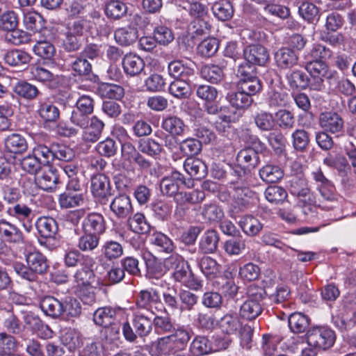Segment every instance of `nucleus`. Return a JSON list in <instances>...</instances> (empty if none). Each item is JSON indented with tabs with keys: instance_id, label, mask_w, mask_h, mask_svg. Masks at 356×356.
Listing matches in <instances>:
<instances>
[{
	"instance_id": "4468645a",
	"label": "nucleus",
	"mask_w": 356,
	"mask_h": 356,
	"mask_svg": "<svg viewBox=\"0 0 356 356\" xmlns=\"http://www.w3.org/2000/svg\"><path fill=\"white\" fill-rule=\"evenodd\" d=\"M56 172L49 166H45L35 175V184L41 189L51 191L56 187L58 183Z\"/></svg>"
},
{
	"instance_id": "79ce46f5",
	"label": "nucleus",
	"mask_w": 356,
	"mask_h": 356,
	"mask_svg": "<svg viewBox=\"0 0 356 356\" xmlns=\"http://www.w3.org/2000/svg\"><path fill=\"white\" fill-rule=\"evenodd\" d=\"M259 175L266 182L275 183L283 177L284 172L278 165L267 164L259 170Z\"/></svg>"
},
{
	"instance_id": "473e14b6",
	"label": "nucleus",
	"mask_w": 356,
	"mask_h": 356,
	"mask_svg": "<svg viewBox=\"0 0 356 356\" xmlns=\"http://www.w3.org/2000/svg\"><path fill=\"white\" fill-rule=\"evenodd\" d=\"M288 323L292 332L300 334L307 330L309 325V319L302 313L295 312L289 316Z\"/></svg>"
},
{
	"instance_id": "a18cd8bd",
	"label": "nucleus",
	"mask_w": 356,
	"mask_h": 356,
	"mask_svg": "<svg viewBox=\"0 0 356 356\" xmlns=\"http://www.w3.org/2000/svg\"><path fill=\"white\" fill-rule=\"evenodd\" d=\"M4 60L10 65L17 66L29 63L31 56L24 51L15 49L7 52L4 56Z\"/></svg>"
},
{
	"instance_id": "a211bd4d",
	"label": "nucleus",
	"mask_w": 356,
	"mask_h": 356,
	"mask_svg": "<svg viewBox=\"0 0 356 356\" xmlns=\"http://www.w3.org/2000/svg\"><path fill=\"white\" fill-rule=\"evenodd\" d=\"M172 276L177 282L182 283L188 288L197 290L201 286L200 282L194 280L193 275L186 261L181 266H177Z\"/></svg>"
},
{
	"instance_id": "c03bdc74",
	"label": "nucleus",
	"mask_w": 356,
	"mask_h": 356,
	"mask_svg": "<svg viewBox=\"0 0 356 356\" xmlns=\"http://www.w3.org/2000/svg\"><path fill=\"white\" fill-rule=\"evenodd\" d=\"M211 9L213 15L221 21L231 19L234 14L231 3L227 0L216 2Z\"/></svg>"
},
{
	"instance_id": "603ef678",
	"label": "nucleus",
	"mask_w": 356,
	"mask_h": 356,
	"mask_svg": "<svg viewBox=\"0 0 356 356\" xmlns=\"http://www.w3.org/2000/svg\"><path fill=\"white\" fill-rule=\"evenodd\" d=\"M168 72L171 76L185 79L193 74V70L185 66L181 61L174 60L168 65Z\"/></svg>"
},
{
	"instance_id": "72a5a7b5",
	"label": "nucleus",
	"mask_w": 356,
	"mask_h": 356,
	"mask_svg": "<svg viewBox=\"0 0 356 356\" xmlns=\"http://www.w3.org/2000/svg\"><path fill=\"white\" fill-rule=\"evenodd\" d=\"M115 41L123 46H128L138 39V31L131 26H126L118 29L114 33Z\"/></svg>"
},
{
	"instance_id": "49530a36",
	"label": "nucleus",
	"mask_w": 356,
	"mask_h": 356,
	"mask_svg": "<svg viewBox=\"0 0 356 356\" xmlns=\"http://www.w3.org/2000/svg\"><path fill=\"white\" fill-rule=\"evenodd\" d=\"M127 11V8L122 1L110 0L106 3L105 13L109 18L118 19L123 17Z\"/></svg>"
},
{
	"instance_id": "c9c22d12",
	"label": "nucleus",
	"mask_w": 356,
	"mask_h": 356,
	"mask_svg": "<svg viewBox=\"0 0 356 356\" xmlns=\"http://www.w3.org/2000/svg\"><path fill=\"white\" fill-rule=\"evenodd\" d=\"M127 225L130 229L137 234H146L150 229V225L142 213H136L127 218Z\"/></svg>"
},
{
	"instance_id": "1a4fd4ad",
	"label": "nucleus",
	"mask_w": 356,
	"mask_h": 356,
	"mask_svg": "<svg viewBox=\"0 0 356 356\" xmlns=\"http://www.w3.org/2000/svg\"><path fill=\"white\" fill-rule=\"evenodd\" d=\"M290 193L302 201L304 204H312L315 203L312 197L307 181L302 176H295L290 180Z\"/></svg>"
},
{
	"instance_id": "9b49d317",
	"label": "nucleus",
	"mask_w": 356,
	"mask_h": 356,
	"mask_svg": "<svg viewBox=\"0 0 356 356\" xmlns=\"http://www.w3.org/2000/svg\"><path fill=\"white\" fill-rule=\"evenodd\" d=\"M30 74L33 79L51 88H57L60 83L63 81V77L54 75L47 69L37 64L31 66Z\"/></svg>"
},
{
	"instance_id": "7ed1b4c3",
	"label": "nucleus",
	"mask_w": 356,
	"mask_h": 356,
	"mask_svg": "<svg viewBox=\"0 0 356 356\" xmlns=\"http://www.w3.org/2000/svg\"><path fill=\"white\" fill-rule=\"evenodd\" d=\"M191 338L184 326H178L172 334L159 339L157 349L161 354L171 355L182 350Z\"/></svg>"
},
{
	"instance_id": "6e6d98bb",
	"label": "nucleus",
	"mask_w": 356,
	"mask_h": 356,
	"mask_svg": "<svg viewBox=\"0 0 356 356\" xmlns=\"http://www.w3.org/2000/svg\"><path fill=\"white\" fill-rule=\"evenodd\" d=\"M275 123L282 129H291L294 126L295 117L291 111L281 109L275 114Z\"/></svg>"
},
{
	"instance_id": "338daca9",
	"label": "nucleus",
	"mask_w": 356,
	"mask_h": 356,
	"mask_svg": "<svg viewBox=\"0 0 356 356\" xmlns=\"http://www.w3.org/2000/svg\"><path fill=\"white\" fill-rule=\"evenodd\" d=\"M225 252L230 255H238L245 249V241L241 238H231L223 245Z\"/></svg>"
},
{
	"instance_id": "13d9d810",
	"label": "nucleus",
	"mask_w": 356,
	"mask_h": 356,
	"mask_svg": "<svg viewBox=\"0 0 356 356\" xmlns=\"http://www.w3.org/2000/svg\"><path fill=\"white\" fill-rule=\"evenodd\" d=\"M150 241L156 245L160 251L171 252L174 250L172 241L161 232H154L150 236Z\"/></svg>"
},
{
	"instance_id": "ddd939ff",
	"label": "nucleus",
	"mask_w": 356,
	"mask_h": 356,
	"mask_svg": "<svg viewBox=\"0 0 356 356\" xmlns=\"http://www.w3.org/2000/svg\"><path fill=\"white\" fill-rule=\"evenodd\" d=\"M196 95L204 101V106L207 113L216 115L218 113V106L214 102L218 97V91L214 87L201 85L197 87Z\"/></svg>"
},
{
	"instance_id": "a19ab883",
	"label": "nucleus",
	"mask_w": 356,
	"mask_h": 356,
	"mask_svg": "<svg viewBox=\"0 0 356 356\" xmlns=\"http://www.w3.org/2000/svg\"><path fill=\"white\" fill-rule=\"evenodd\" d=\"M97 92L102 97L115 99H120L124 94L122 87L108 83L99 84Z\"/></svg>"
},
{
	"instance_id": "e2e57ef3",
	"label": "nucleus",
	"mask_w": 356,
	"mask_h": 356,
	"mask_svg": "<svg viewBox=\"0 0 356 356\" xmlns=\"http://www.w3.org/2000/svg\"><path fill=\"white\" fill-rule=\"evenodd\" d=\"M219 42L214 38L204 40L197 46V52L202 56L211 57L213 56L218 49Z\"/></svg>"
},
{
	"instance_id": "6e6552de",
	"label": "nucleus",
	"mask_w": 356,
	"mask_h": 356,
	"mask_svg": "<svg viewBox=\"0 0 356 356\" xmlns=\"http://www.w3.org/2000/svg\"><path fill=\"white\" fill-rule=\"evenodd\" d=\"M136 304V309H145L146 312L151 311L155 315L156 312L165 311L159 293L152 288L141 290L137 296Z\"/></svg>"
},
{
	"instance_id": "2f4dec72",
	"label": "nucleus",
	"mask_w": 356,
	"mask_h": 356,
	"mask_svg": "<svg viewBox=\"0 0 356 356\" xmlns=\"http://www.w3.org/2000/svg\"><path fill=\"white\" fill-rule=\"evenodd\" d=\"M162 128L172 136H182L186 129L184 121L175 115L168 116L161 123Z\"/></svg>"
},
{
	"instance_id": "bb28decb",
	"label": "nucleus",
	"mask_w": 356,
	"mask_h": 356,
	"mask_svg": "<svg viewBox=\"0 0 356 356\" xmlns=\"http://www.w3.org/2000/svg\"><path fill=\"white\" fill-rule=\"evenodd\" d=\"M185 171L192 177L200 179L206 176L207 168L205 163L200 159L187 158L184 163Z\"/></svg>"
},
{
	"instance_id": "f704fd0d",
	"label": "nucleus",
	"mask_w": 356,
	"mask_h": 356,
	"mask_svg": "<svg viewBox=\"0 0 356 356\" xmlns=\"http://www.w3.org/2000/svg\"><path fill=\"white\" fill-rule=\"evenodd\" d=\"M43 312L54 318L59 316L63 312V305L56 298L47 296L42 299L40 304Z\"/></svg>"
},
{
	"instance_id": "f8f14e48",
	"label": "nucleus",
	"mask_w": 356,
	"mask_h": 356,
	"mask_svg": "<svg viewBox=\"0 0 356 356\" xmlns=\"http://www.w3.org/2000/svg\"><path fill=\"white\" fill-rule=\"evenodd\" d=\"M90 188L94 197L104 204L111 195L109 179L102 174L92 177Z\"/></svg>"
},
{
	"instance_id": "b1692460",
	"label": "nucleus",
	"mask_w": 356,
	"mask_h": 356,
	"mask_svg": "<svg viewBox=\"0 0 356 356\" xmlns=\"http://www.w3.org/2000/svg\"><path fill=\"white\" fill-rule=\"evenodd\" d=\"M25 325L42 338H48L51 336L49 327L43 324L42 321L32 313H26L24 316Z\"/></svg>"
},
{
	"instance_id": "de8ad7c7",
	"label": "nucleus",
	"mask_w": 356,
	"mask_h": 356,
	"mask_svg": "<svg viewBox=\"0 0 356 356\" xmlns=\"http://www.w3.org/2000/svg\"><path fill=\"white\" fill-rule=\"evenodd\" d=\"M288 84L293 89H305L309 85L307 76L302 71L293 70L286 76Z\"/></svg>"
},
{
	"instance_id": "412c9836",
	"label": "nucleus",
	"mask_w": 356,
	"mask_h": 356,
	"mask_svg": "<svg viewBox=\"0 0 356 356\" xmlns=\"http://www.w3.org/2000/svg\"><path fill=\"white\" fill-rule=\"evenodd\" d=\"M244 56L249 63L259 65H264L269 58L266 49L259 44L251 45L245 49Z\"/></svg>"
},
{
	"instance_id": "0eeeda50",
	"label": "nucleus",
	"mask_w": 356,
	"mask_h": 356,
	"mask_svg": "<svg viewBox=\"0 0 356 356\" xmlns=\"http://www.w3.org/2000/svg\"><path fill=\"white\" fill-rule=\"evenodd\" d=\"M204 198V192L199 189L179 192L174 197L176 203L175 215L179 217L184 216L188 210L190 204H198L202 202Z\"/></svg>"
},
{
	"instance_id": "e433bc0d",
	"label": "nucleus",
	"mask_w": 356,
	"mask_h": 356,
	"mask_svg": "<svg viewBox=\"0 0 356 356\" xmlns=\"http://www.w3.org/2000/svg\"><path fill=\"white\" fill-rule=\"evenodd\" d=\"M242 327L241 322L236 314H227L221 318L219 327L221 331L227 334L236 333Z\"/></svg>"
},
{
	"instance_id": "4be33fe9",
	"label": "nucleus",
	"mask_w": 356,
	"mask_h": 356,
	"mask_svg": "<svg viewBox=\"0 0 356 356\" xmlns=\"http://www.w3.org/2000/svg\"><path fill=\"white\" fill-rule=\"evenodd\" d=\"M306 70L316 81L314 89L321 90L324 79L328 76L327 65L321 60H314L307 64Z\"/></svg>"
},
{
	"instance_id": "c756f323",
	"label": "nucleus",
	"mask_w": 356,
	"mask_h": 356,
	"mask_svg": "<svg viewBox=\"0 0 356 356\" xmlns=\"http://www.w3.org/2000/svg\"><path fill=\"white\" fill-rule=\"evenodd\" d=\"M104 127L102 120L96 116L92 117L89 125L83 131V139L88 142H96L100 138Z\"/></svg>"
},
{
	"instance_id": "423d86ee",
	"label": "nucleus",
	"mask_w": 356,
	"mask_h": 356,
	"mask_svg": "<svg viewBox=\"0 0 356 356\" xmlns=\"http://www.w3.org/2000/svg\"><path fill=\"white\" fill-rule=\"evenodd\" d=\"M81 176L78 164L74 161L71 162L68 165V207L83 204L82 184L80 181Z\"/></svg>"
},
{
	"instance_id": "6ab92c4d",
	"label": "nucleus",
	"mask_w": 356,
	"mask_h": 356,
	"mask_svg": "<svg viewBox=\"0 0 356 356\" xmlns=\"http://www.w3.org/2000/svg\"><path fill=\"white\" fill-rule=\"evenodd\" d=\"M0 237L9 243H20L24 242V236L20 229L6 220H0Z\"/></svg>"
},
{
	"instance_id": "5701e85b",
	"label": "nucleus",
	"mask_w": 356,
	"mask_h": 356,
	"mask_svg": "<svg viewBox=\"0 0 356 356\" xmlns=\"http://www.w3.org/2000/svg\"><path fill=\"white\" fill-rule=\"evenodd\" d=\"M122 67L124 72L131 76H136L143 70L145 63L143 60L135 54H128L122 60Z\"/></svg>"
},
{
	"instance_id": "4d7b16f0",
	"label": "nucleus",
	"mask_w": 356,
	"mask_h": 356,
	"mask_svg": "<svg viewBox=\"0 0 356 356\" xmlns=\"http://www.w3.org/2000/svg\"><path fill=\"white\" fill-rule=\"evenodd\" d=\"M292 143L295 149L304 152L307 149L309 143V134L304 129H298L292 134Z\"/></svg>"
},
{
	"instance_id": "f3484780",
	"label": "nucleus",
	"mask_w": 356,
	"mask_h": 356,
	"mask_svg": "<svg viewBox=\"0 0 356 356\" xmlns=\"http://www.w3.org/2000/svg\"><path fill=\"white\" fill-rule=\"evenodd\" d=\"M319 124L325 131L332 134L341 131L343 127V120L335 112H324L320 115Z\"/></svg>"
},
{
	"instance_id": "5fc2aeb1",
	"label": "nucleus",
	"mask_w": 356,
	"mask_h": 356,
	"mask_svg": "<svg viewBox=\"0 0 356 356\" xmlns=\"http://www.w3.org/2000/svg\"><path fill=\"white\" fill-rule=\"evenodd\" d=\"M228 99L233 106L238 108L248 107L252 102V97L239 88L238 91L229 93Z\"/></svg>"
},
{
	"instance_id": "09e8293b",
	"label": "nucleus",
	"mask_w": 356,
	"mask_h": 356,
	"mask_svg": "<svg viewBox=\"0 0 356 356\" xmlns=\"http://www.w3.org/2000/svg\"><path fill=\"white\" fill-rule=\"evenodd\" d=\"M217 119L214 121L215 129L219 133H225L229 128L232 122L231 113L227 107H218Z\"/></svg>"
},
{
	"instance_id": "680f3d73",
	"label": "nucleus",
	"mask_w": 356,
	"mask_h": 356,
	"mask_svg": "<svg viewBox=\"0 0 356 356\" xmlns=\"http://www.w3.org/2000/svg\"><path fill=\"white\" fill-rule=\"evenodd\" d=\"M33 51L36 56L43 59H50L54 56L56 50L49 42L42 40L35 43L33 47Z\"/></svg>"
},
{
	"instance_id": "37998d69",
	"label": "nucleus",
	"mask_w": 356,
	"mask_h": 356,
	"mask_svg": "<svg viewBox=\"0 0 356 356\" xmlns=\"http://www.w3.org/2000/svg\"><path fill=\"white\" fill-rule=\"evenodd\" d=\"M190 350L195 356L207 355L212 351L211 343L207 337L197 336L193 340Z\"/></svg>"
},
{
	"instance_id": "0e129e2a",
	"label": "nucleus",
	"mask_w": 356,
	"mask_h": 356,
	"mask_svg": "<svg viewBox=\"0 0 356 356\" xmlns=\"http://www.w3.org/2000/svg\"><path fill=\"white\" fill-rule=\"evenodd\" d=\"M138 149L144 154L154 156L161 152L162 147L161 145L154 140L146 138L139 140Z\"/></svg>"
},
{
	"instance_id": "a878e982",
	"label": "nucleus",
	"mask_w": 356,
	"mask_h": 356,
	"mask_svg": "<svg viewBox=\"0 0 356 356\" xmlns=\"http://www.w3.org/2000/svg\"><path fill=\"white\" fill-rule=\"evenodd\" d=\"M251 191L247 187L237 184L230 186V197L232 199L233 207L241 209L249 203Z\"/></svg>"
},
{
	"instance_id": "8fccbe9b",
	"label": "nucleus",
	"mask_w": 356,
	"mask_h": 356,
	"mask_svg": "<svg viewBox=\"0 0 356 356\" xmlns=\"http://www.w3.org/2000/svg\"><path fill=\"white\" fill-rule=\"evenodd\" d=\"M115 312L111 307H104L97 309L93 315V321L96 325L106 327L111 324Z\"/></svg>"
},
{
	"instance_id": "dca6fc26",
	"label": "nucleus",
	"mask_w": 356,
	"mask_h": 356,
	"mask_svg": "<svg viewBox=\"0 0 356 356\" xmlns=\"http://www.w3.org/2000/svg\"><path fill=\"white\" fill-rule=\"evenodd\" d=\"M274 58L277 66L285 70L298 64V55L289 47H281L275 51Z\"/></svg>"
},
{
	"instance_id": "20e7f679",
	"label": "nucleus",
	"mask_w": 356,
	"mask_h": 356,
	"mask_svg": "<svg viewBox=\"0 0 356 356\" xmlns=\"http://www.w3.org/2000/svg\"><path fill=\"white\" fill-rule=\"evenodd\" d=\"M336 334L333 330L326 325H316L309 328L307 332L308 346L325 350L333 346Z\"/></svg>"
},
{
	"instance_id": "cd10ccee",
	"label": "nucleus",
	"mask_w": 356,
	"mask_h": 356,
	"mask_svg": "<svg viewBox=\"0 0 356 356\" xmlns=\"http://www.w3.org/2000/svg\"><path fill=\"white\" fill-rule=\"evenodd\" d=\"M238 225L245 234L249 236H255L259 234L263 229V224L252 216L247 215L242 216Z\"/></svg>"
},
{
	"instance_id": "774afa93",
	"label": "nucleus",
	"mask_w": 356,
	"mask_h": 356,
	"mask_svg": "<svg viewBox=\"0 0 356 356\" xmlns=\"http://www.w3.org/2000/svg\"><path fill=\"white\" fill-rule=\"evenodd\" d=\"M300 16L309 23L318 19V8L312 3L303 2L299 7Z\"/></svg>"
},
{
	"instance_id": "9d476101",
	"label": "nucleus",
	"mask_w": 356,
	"mask_h": 356,
	"mask_svg": "<svg viewBox=\"0 0 356 356\" xmlns=\"http://www.w3.org/2000/svg\"><path fill=\"white\" fill-rule=\"evenodd\" d=\"M111 211L115 218L125 220L134 212V208L129 196L120 194L113 198L110 204Z\"/></svg>"
},
{
	"instance_id": "3c124183",
	"label": "nucleus",
	"mask_w": 356,
	"mask_h": 356,
	"mask_svg": "<svg viewBox=\"0 0 356 356\" xmlns=\"http://www.w3.org/2000/svg\"><path fill=\"white\" fill-rule=\"evenodd\" d=\"M199 265L202 273L209 279L216 277L220 271V266L210 257H204Z\"/></svg>"
},
{
	"instance_id": "39448f33",
	"label": "nucleus",
	"mask_w": 356,
	"mask_h": 356,
	"mask_svg": "<svg viewBox=\"0 0 356 356\" xmlns=\"http://www.w3.org/2000/svg\"><path fill=\"white\" fill-rule=\"evenodd\" d=\"M264 290L261 287L250 286L248 291V298L239 309L240 316L251 321L257 318L262 312L261 302L263 300Z\"/></svg>"
},
{
	"instance_id": "ea45409f",
	"label": "nucleus",
	"mask_w": 356,
	"mask_h": 356,
	"mask_svg": "<svg viewBox=\"0 0 356 356\" xmlns=\"http://www.w3.org/2000/svg\"><path fill=\"white\" fill-rule=\"evenodd\" d=\"M201 76L209 82L218 83L224 77L223 67L217 65H207L201 69Z\"/></svg>"
},
{
	"instance_id": "c85d7f7f",
	"label": "nucleus",
	"mask_w": 356,
	"mask_h": 356,
	"mask_svg": "<svg viewBox=\"0 0 356 356\" xmlns=\"http://www.w3.org/2000/svg\"><path fill=\"white\" fill-rule=\"evenodd\" d=\"M26 261L28 266L35 273H43L48 268L45 257L38 251L29 252L26 255Z\"/></svg>"
},
{
	"instance_id": "f257e3e1",
	"label": "nucleus",
	"mask_w": 356,
	"mask_h": 356,
	"mask_svg": "<svg viewBox=\"0 0 356 356\" xmlns=\"http://www.w3.org/2000/svg\"><path fill=\"white\" fill-rule=\"evenodd\" d=\"M85 213L83 209L68 211V234L72 237L88 232L99 236L104 232L106 227L104 217L97 213L88 214L80 225V220Z\"/></svg>"
},
{
	"instance_id": "2eb2a0df",
	"label": "nucleus",
	"mask_w": 356,
	"mask_h": 356,
	"mask_svg": "<svg viewBox=\"0 0 356 356\" xmlns=\"http://www.w3.org/2000/svg\"><path fill=\"white\" fill-rule=\"evenodd\" d=\"M36 228L40 236L47 239L45 243L49 242L53 238L54 240V245H59V241L56 237L58 227L54 219L44 216L40 217L36 221Z\"/></svg>"
},
{
	"instance_id": "69168bd1",
	"label": "nucleus",
	"mask_w": 356,
	"mask_h": 356,
	"mask_svg": "<svg viewBox=\"0 0 356 356\" xmlns=\"http://www.w3.org/2000/svg\"><path fill=\"white\" fill-rule=\"evenodd\" d=\"M238 273L243 280L252 282L259 278L260 275V268L257 265L253 263H248L239 268Z\"/></svg>"
},
{
	"instance_id": "864d4df0",
	"label": "nucleus",
	"mask_w": 356,
	"mask_h": 356,
	"mask_svg": "<svg viewBox=\"0 0 356 356\" xmlns=\"http://www.w3.org/2000/svg\"><path fill=\"white\" fill-rule=\"evenodd\" d=\"M185 79H177L172 82L169 86V92L176 98H187L190 95V87Z\"/></svg>"
},
{
	"instance_id": "393cba45",
	"label": "nucleus",
	"mask_w": 356,
	"mask_h": 356,
	"mask_svg": "<svg viewBox=\"0 0 356 356\" xmlns=\"http://www.w3.org/2000/svg\"><path fill=\"white\" fill-rule=\"evenodd\" d=\"M236 160L238 165L243 168H254L259 163V152L254 147H246L239 151Z\"/></svg>"
},
{
	"instance_id": "aec40b11",
	"label": "nucleus",
	"mask_w": 356,
	"mask_h": 356,
	"mask_svg": "<svg viewBox=\"0 0 356 356\" xmlns=\"http://www.w3.org/2000/svg\"><path fill=\"white\" fill-rule=\"evenodd\" d=\"M184 177L179 172H173L170 177H165L161 182V190L168 196H175L179 193V186L184 184Z\"/></svg>"
},
{
	"instance_id": "4c0bfd02",
	"label": "nucleus",
	"mask_w": 356,
	"mask_h": 356,
	"mask_svg": "<svg viewBox=\"0 0 356 356\" xmlns=\"http://www.w3.org/2000/svg\"><path fill=\"white\" fill-rule=\"evenodd\" d=\"M23 23L26 29L34 32L40 31L44 26L42 15L33 10L24 12Z\"/></svg>"
},
{
	"instance_id": "bf43d9fd",
	"label": "nucleus",
	"mask_w": 356,
	"mask_h": 356,
	"mask_svg": "<svg viewBox=\"0 0 356 356\" xmlns=\"http://www.w3.org/2000/svg\"><path fill=\"white\" fill-rule=\"evenodd\" d=\"M102 253L107 259L112 260L122 255L123 248L118 242L110 241L102 245Z\"/></svg>"
},
{
	"instance_id": "f03ea898",
	"label": "nucleus",
	"mask_w": 356,
	"mask_h": 356,
	"mask_svg": "<svg viewBox=\"0 0 356 356\" xmlns=\"http://www.w3.org/2000/svg\"><path fill=\"white\" fill-rule=\"evenodd\" d=\"M147 313V312H143L141 309L134 311L131 323L134 331L129 323L123 324L122 332L127 340L133 341L137 335L140 337H146L152 332L153 320Z\"/></svg>"
},
{
	"instance_id": "7c9ffc66",
	"label": "nucleus",
	"mask_w": 356,
	"mask_h": 356,
	"mask_svg": "<svg viewBox=\"0 0 356 356\" xmlns=\"http://www.w3.org/2000/svg\"><path fill=\"white\" fill-rule=\"evenodd\" d=\"M6 149L13 154H22L26 151L28 145L26 139L18 134H13L5 139Z\"/></svg>"
},
{
	"instance_id": "052dcab7",
	"label": "nucleus",
	"mask_w": 356,
	"mask_h": 356,
	"mask_svg": "<svg viewBox=\"0 0 356 356\" xmlns=\"http://www.w3.org/2000/svg\"><path fill=\"white\" fill-rule=\"evenodd\" d=\"M202 214L204 219L211 222H218L224 216L222 209L216 204H206L203 206Z\"/></svg>"
},
{
	"instance_id": "58836bf2",
	"label": "nucleus",
	"mask_w": 356,
	"mask_h": 356,
	"mask_svg": "<svg viewBox=\"0 0 356 356\" xmlns=\"http://www.w3.org/2000/svg\"><path fill=\"white\" fill-rule=\"evenodd\" d=\"M218 234L215 230H208L202 236L200 249L206 254L214 252L218 247Z\"/></svg>"
}]
</instances>
